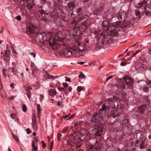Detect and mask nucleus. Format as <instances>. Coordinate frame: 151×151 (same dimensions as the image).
<instances>
[{
    "mask_svg": "<svg viewBox=\"0 0 151 151\" xmlns=\"http://www.w3.org/2000/svg\"><path fill=\"white\" fill-rule=\"evenodd\" d=\"M26 89H29V90H30V89H32V88H31V87H28V88H26Z\"/></svg>",
    "mask_w": 151,
    "mask_h": 151,
    "instance_id": "nucleus-63",
    "label": "nucleus"
},
{
    "mask_svg": "<svg viewBox=\"0 0 151 151\" xmlns=\"http://www.w3.org/2000/svg\"><path fill=\"white\" fill-rule=\"evenodd\" d=\"M68 6L69 8V9L70 10H73V12H74L76 13L79 12L81 10L80 8H79L78 9L75 8L74 7V5L73 1L68 2Z\"/></svg>",
    "mask_w": 151,
    "mask_h": 151,
    "instance_id": "nucleus-7",
    "label": "nucleus"
},
{
    "mask_svg": "<svg viewBox=\"0 0 151 151\" xmlns=\"http://www.w3.org/2000/svg\"><path fill=\"white\" fill-rule=\"evenodd\" d=\"M53 142H51L50 144V151H52V147L53 145Z\"/></svg>",
    "mask_w": 151,
    "mask_h": 151,
    "instance_id": "nucleus-37",
    "label": "nucleus"
},
{
    "mask_svg": "<svg viewBox=\"0 0 151 151\" xmlns=\"http://www.w3.org/2000/svg\"><path fill=\"white\" fill-rule=\"evenodd\" d=\"M10 86L12 88H13L14 87V85L13 83H12L10 85Z\"/></svg>",
    "mask_w": 151,
    "mask_h": 151,
    "instance_id": "nucleus-57",
    "label": "nucleus"
},
{
    "mask_svg": "<svg viewBox=\"0 0 151 151\" xmlns=\"http://www.w3.org/2000/svg\"><path fill=\"white\" fill-rule=\"evenodd\" d=\"M145 108L146 105L144 104L139 107L138 109V110L141 113H142L145 111Z\"/></svg>",
    "mask_w": 151,
    "mask_h": 151,
    "instance_id": "nucleus-19",
    "label": "nucleus"
},
{
    "mask_svg": "<svg viewBox=\"0 0 151 151\" xmlns=\"http://www.w3.org/2000/svg\"><path fill=\"white\" fill-rule=\"evenodd\" d=\"M67 89L70 92L72 90V88L70 86H69L68 87Z\"/></svg>",
    "mask_w": 151,
    "mask_h": 151,
    "instance_id": "nucleus-52",
    "label": "nucleus"
},
{
    "mask_svg": "<svg viewBox=\"0 0 151 151\" xmlns=\"http://www.w3.org/2000/svg\"><path fill=\"white\" fill-rule=\"evenodd\" d=\"M35 142L32 141V151H37V139H35Z\"/></svg>",
    "mask_w": 151,
    "mask_h": 151,
    "instance_id": "nucleus-12",
    "label": "nucleus"
},
{
    "mask_svg": "<svg viewBox=\"0 0 151 151\" xmlns=\"http://www.w3.org/2000/svg\"><path fill=\"white\" fill-rule=\"evenodd\" d=\"M10 69L11 71L13 72L14 73H16V69L13 67L11 68Z\"/></svg>",
    "mask_w": 151,
    "mask_h": 151,
    "instance_id": "nucleus-40",
    "label": "nucleus"
},
{
    "mask_svg": "<svg viewBox=\"0 0 151 151\" xmlns=\"http://www.w3.org/2000/svg\"><path fill=\"white\" fill-rule=\"evenodd\" d=\"M133 85V81L129 76L124 77L121 80L120 86L122 88H124L126 85L131 86Z\"/></svg>",
    "mask_w": 151,
    "mask_h": 151,
    "instance_id": "nucleus-5",
    "label": "nucleus"
},
{
    "mask_svg": "<svg viewBox=\"0 0 151 151\" xmlns=\"http://www.w3.org/2000/svg\"><path fill=\"white\" fill-rule=\"evenodd\" d=\"M27 134H28L31 132V131L28 128L27 129Z\"/></svg>",
    "mask_w": 151,
    "mask_h": 151,
    "instance_id": "nucleus-53",
    "label": "nucleus"
},
{
    "mask_svg": "<svg viewBox=\"0 0 151 151\" xmlns=\"http://www.w3.org/2000/svg\"><path fill=\"white\" fill-rule=\"evenodd\" d=\"M92 130L93 132L95 133V134L97 136L101 135L102 132V130L101 127H99L98 128H95L94 129H93Z\"/></svg>",
    "mask_w": 151,
    "mask_h": 151,
    "instance_id": "nucleus-11",
    "label": "nucleus"
},
{
    "mask_svg": "<svg viewBox=\"0 0 151 151\" xmlns=\"http://www.w3.org/2000/svg\"><path fill=\"white\" fill-rule=\"evenodd\" d=\"M49 75L47 74L44 76V77L46 79H48L49 77Z\"/></svg>",
    "mask_w": 151,
    "mask_h": 151,
    "instance_id": "nucleus-43",
    "label": "nucleus"
},
{
    "mask_svg": "<svg viewBox=\"0 0 151 151\" xmlns=\"http://www.w3.org/2000/svg\"><path fill=\"white\" fill-rule=\"evenodd\" d=\"M55 12L52 11L49 13V14L50 15L51 17L52 18H53V19H57L58 17V14H56Z\"/></svg>",
    "mask_w": 151,
    "mask_h": 151,
    "instance_id": "nucleus-15",
    "label": "nucleus"
},
{
    "mask_svg": "<svg viewBox=\"0 0 151 151\" xmlns=\"http://www.w3.org/2000/svg\"><path fill=\"white\" fill-rule=\"evenodd\" d=\"M12 52L13 53L17 54V52L16 50H15L14 49H12Z\"/></svg>",
    "mask_w": 151,
    "mask_h": 151,
    "instance_id": "nucleus-55",
    "label": "nucleus"
},
{
    "mask_svg": "<svg viewBox=\"0 0 151 151\" xmlns=\"http://www.w3.org/2000/svg\"><path fill=\"white\" fill-rule=\"evenodd\" d=\"M128 120L127 119H124L123 120L122 124L127 125L128 123Z\"/></svg>",
    "mask_w": 151,
    "mask_h": 151,
    "instance_id": "nucleus-31",
    "label": "nucleus"
},
{
    "mask_svg": "<svg viewBox=\"0 0 151 151\" xmlns=\"http://www.w3.org/2000/svg\"><path fill=\"white\" fill-rule=\"evenodd\" d=\"M65 81L68 82H70L71 81L70 79V78H68L66 77H65Z\"/></svg>",
    "mask_w": 151,
    "mask_h": 151,
    "instance_id": "nucleus-42",
    "label": "nucleus"
},
{
    "mask_svg": "<svg viewBox=\"0 0 151 151\" xmlns=\"http://www.w3.org/2000/svg\"><path fill=\"white\" fill-rule=\"evenodd\" d=\"M15 97V96H11L10 97H9V99L10 100L13 99Z\"/></svg>",
    "mask_w": 151,
    "mask_h": 151,
    "instance_id": "nucleus-50",
    "label": "nucleus"
},
{
    "mask_svg": "<svg viewBox=\"0 0 151 151\" xmlns=\"http://www.w3.org/2000/svg\"><path fill=\"white\" fill-rule=\"evenodd\" d=\"M149 88L147 86H144L143 87V91L145 92H147L148 91Z\"/></svg>",
    "mask_w": 151,
    "mask_h": 151,
    "instance_id": "nucleus-34",
    "label": "nucleus"
},
{
    "mask_svg": "<svg viewBox=\"0 0 151 151\" xmlns=\"http://www.w3.org/2000/svg\"><path fill=\"white\" fill-rule=\"evenodd\" d=\"M139 51H140L139 50L137 52H136L135 53H133V54L134 55H135L138 53L139 52Z\"/></svg>",
    "mask_w": 151,
    "mask_h": 151,
    "instance_id": "nucleus-59",
    "label": "nucleus"
},
{
    "mask_svg": "<svg viewBox=\"0 0 151 151\" xmlns=\"http://www.w3.org/2000/svg\"><path fill=\"white\" fill-rule=\"evenodd\" d=\"M36 133L35 132H33V135L34 136H35L36 135Z\"/></svg>",
    "mask_w": 151,
    "mask_h": 151,
    "instance_id": "nucleus-62",
    "label": "nucleus"
},
{
    "mask_svg": "<svg viewBox=\"0 0 151 151\" xmlns=\"http://www.w3.org/2000/svg\"><path fill=\"white\" fill-rule=\"evenodd\" d=\"M48 79L54 80V78L53 76L49 75Z\"/></svg>",
    "mask_w": 151,
    "mask_h": 151,
    "instance_id": "nucleus-45",
    "label": "nucleus"
},
{
    "mask_svg": "<svg viewBox=\"0 0 151 151\" xmlns=\"http://www.w3.org/2000/svg\"><path fill=\"white\" fill-rule=\"evenodd\" d=\"M50 36L51 37L49 39V42L51 47L53 49H57L60 47L63 49V54L67 56H70L73 53L76 56H82L88 50L87 41L84 42L82 41L81 42L80 40L82 41V40L79 37L78 40L76 43L78 47L75 46L71 43L69 40L62 36L60 33L56 34L54 37L51 34L47 35L46 32H42L39 35L40 37L41 38L40 42H43L47 40Z\"/></svg>",
    "mask_w": 151,
    "mask_h": 151,
    "instance_id": "nucleus-1",
    "label": "nucleus"
},
{
    "mask_svg": "<svg viewBox=\"0 0 151 151\" xmlns=\"http://www.w3.org/2000/svg\"><path fill=\"white\" fill-rule=\"evenodd\" d=\"M137 83L139 84V86L141 87L142 86L144 87L145 85L148 86V84L147 82L145 81H141L139 82H137Z\"/></svg>",
    "mask_w": 151,
    "mask_h": 151,
    "instance_id": "nucleus-13",
    "label": "nucleus"
},
{
    "mask_svg": "<svg viewBox=\"0 0 151 151\" xmlns=\"http://www.w3.org/2000/svg\"><path fill=\"white\" fill-rule=\"evenodd\" d=\"M10 116L12 119L16 120H18V115L15 113L12 114L10 115Z\"/></svg>",
    "mask_w": 151,
    "mask_h": 151,
    "instance_id": "nucleus-23",
    "label": "nucleus"
},
{
    "mask_svg": "<svg viewBox=\"0 0 151 151\" xmlns=\"http://www.w3.org/2000/svg\"><path fill=\"white\" fill-rule=\"evenodd\" d=\"M63 86L65 87H66L68 86V85L67 83H63Z\"/></svg>",
    "mask_w": 151,
    "mask_h": 151,
    "instance_id": "nucleus-51",
    "label": "nucleus"
},
{
    "mask_svg": "<svg viewBox=\"0 0 151 151\" xmlns=\"http://www.w3.org/2000/svg\"><path fill=\"white\" fill-rule=\"evenodd\" d=\"M32 127L34 130H36L37 129V121L32 122Z\"/></svg>",
    "mask_w": 151,
    "mask_h": 151,
    "instance_id": "nucleus-21",
    "label": "nucleus"
},
{
    "mask_svg": "<svg viewBox=\"0 0 151 151\" xmlns=\"http://www.w3.org/2000/svg\"><path fill=\"white\" fill-rule=\"evenodd\" d=\"M37 108L38 113V116L40 117L41 116V113L42 110V109L41 108L40 105L39 104L37 105Z\"/></svg>",
    "mask_w": 151,
    "mask_h": 151,
    "instance_id": "nucleus-17",
    "label": "nucleus"
},
{
    "mask_svg": "<svg viewBox=\"0 0 151 151\" xmlns=\"http://www.w3.org/2000/svg\"><path fill=\"white\" fill-rule=\"evenodd\" d=\"M27 2V6L28 9H32L34 6V0H26Z\"/></svg>",
    "mask_w": 151,
    "mask_h": 151,
    "instance_id": "nucleus-9",
    "label": "nucleus"
},
{
    "mask_svg": "<svg viewBox=\"0 0 151 151\" xmlns=\"http://www.w3.org/2000/svg\"><path fill=\"white\" fill-rule=\"evenodd\" d=\"M61 136V134H60L58 133V139H59Z\"/></svg>",
    "mask_w": 151,
    "mask_h": 151,
    "instance_id": "nucleus-48",
    "label": "nucleus"
},
{
    "mask_svg": "<svg viewBox=\"0 0 151 151\" xmlns=\"http://www.w3.org/2000/svg\"><path fill=\"white\" fill-rule=\"evenodd\" d=\"M16 18L17 19L18 21H20L21 20V18L19 16L16 17Z\"/></svg>",
    "mask_w": 151,
    "mask_h": 151,
    "instance_id": "nucleus-54",
    "label": "nucleus"
},
{
    "mask_svg": "<svg viewBox=\"0 0 151 151\" xmlns=\"http://www.w3.org/2000/svg\"><path fill=\"white\" fill-rule=\"evenodd\" d=\"M87 16H84L81 19V21L83 23L79 27H78L77 25L76 24L73 28L74 31L75 32L72 34L74 35H77V33L78 30L81 31V32H84L86 31L87 29L88 28V24L87 23Z\"/></svg>",
    "mask_w": 151,
    "mask_h": 151,
    "instance_id": "nucleus-3",
    "label": "nucleus"
},
{
    "mask_svg": "<svg viewBox=\"0 0 151 151\" xmlns=\"http://www.w3.org/2000/svg\"><path fill=\"white\" fill-rule=\"evenodd\" d=\"M83 135V134H81L79 132H78L74 134L73 135L70 136L68 139H67V142L68 144H70L71 142H78L80 141L83 140L81 137H82Z\"/></svg>",
    "mask_w": 151,
    "mask_h": 151,
    "instance_id": "nucleus-4",
    "label": "nucleus"
},
{
    "mask_svg": "<svg viewBox=\"0 0 151 151\" xmlns=\"http://www.w3.org/2000/svg\"><path fill=\"white\" fill-rule=\"evenodd\" d=\"M60 12H61V13H62V14H67V12H65V11H60Z\"/></svg>",
    "mask_w": 151,
    "mask_h": 151,
    "instance_id": "nucleus-58",
    "label": "nucleus"
},
{
    "mask_svg": "<svg viewBox=\"0 0 151 151\" xmlns=\"http://www.w3.org/2000/svg\"><path fill=\"white\" fill-rule=\"evenodd\" d=\"M6 70L5 69H4L2 70L3 75L5 77H6Z\"/></svg>",
    "mask_w": 151,
    "mask_h": 151,
    "instance_id": "nucleus-35",
    "label": "nucleus"
},
{
    "mask_svg": "<svg viewBox=\"0 0 151 151\" xmlns=\"http://www.w3.org/2000/svg\"><path fill=\"white\" fill-rule=\"evenodd\" d=\"M53 2L55 3L58 4H60L62 0H53Z\"/></svg>",
    "mask_w": 151,
    "mask_h": 151,
    "instance_id": "nucleus-32",
    "label": "nucleus"
},
{
    "mask_svg": "<svg viewBox=\"0 0 151 151\" xmlns=\"http://www.w3.org/2000/svg\"><path fill=\"white\" fill-rule=\"evenodd\" d=\"M2 88V86L1 83V81H0V89H1Z\"/></svg>",
    "mask_w": 151,
    "mask_h": 151,
    "instance_id": "nucleus-60",
    "label": "nucleus"
},
{
    "mask_svg": "<svg viewBox=\"0 0 151 151\" xmlns=\"http://www.w3.org/2000/svg\"><path fill=\"white\" fill-rule=\"evenodd\" d=\"M85 77L84 75L82 73H80V74L79 75V78H80L83 79Z\"/></svg>",
    "mask_w": 151,
    "mask_h": 151,
    "instance_id": "nucleus-38",
    "label": "nucleus"
},
{
    "mask_svg": "<svg viewBox=\"0 0 151 151\" xmlns=\"http://www.w3.org/2000/svg\"><path fill=\"white\" fill-rule=\"evenodd\" d=\"M103 119V117L101 114H95L91 119V122H96V121H100Z\"/></svg>",
    "mask_w": 151,
    "mask_h": 151,
    "instance_id": "nucleus-8",
    "label": "nucleus"
},
{
    "mask_svg": "<svg viewBox=\"0 0 151 151\" xmlns=\"http://www.w3.org/2000/svg\"><path fill=\"white\" fill-rule=\"evenodd\" d=\"M93 141L94 142H96V144L95 145H92L91 148V151H96L97 148L96 147V145L98 144L96 140V139L95 138L93 139Z\"/></svg>",
    "mask_w": 151,
    "mask_h": 151,
    "instance_id": "nucleus-14",
    "label": "nucleus"
},
{
    "mask_svg": "<svg viewBox=\"0 0 151 151\" xmlns=\"http://www.w3.org/2000/svg\"><path fill=\"white\" fill-rule=\"evenodd\" d=\"M114 104V106H112L111 109H109V111L110 112L111 115L114 118H115L116 117V115L115 114L116 112V110L115 109L117 108L118 106L116 102H115Z\"/></svg>",
    "mask_w": 151,
    "mask_h": 151,
    "instance_id": "nucleus-6",
    "label": "nucleus"
},
{
    "mask_svg": "<svg viewBox=\"0 0 151 151\" xmlns=\"http://www.w3.org/2000/svg\"><path fill=\"white\" fill-rule=\"evenodd\" d=\"M56 93L55 90L54 89H50L49 91V95L50 96H54L56 94Z\"/></svg>",
    "mask_w": 151,
    "mask_h": 151,
    "instance_id": "nucleus-20",
    "label": "nucleus"
},
{
    "mask_svg": "<svg viewBox=\"0 0 151 151\" xmlns=\"http://www.w3.org/2000/svg\"><path fill=\"white\" fill-rule=\"evenodd\" d=\"M106 110V106L105 104H103L102 106V108L100 109L101 111H102Z\"/></svg>",
    "mask_w": 151,
    "mask_h": 151,
    "instance_id": "nucleus-39",
    "label": "nucleus"
},
{
    "mask_svg": "<svg viewBox=\"0 0 151 151\" xmlns=\"http://www.w3.org/2000/svg\"><path fill=\"white\" fill-rule=\"evenodd\" d=\"M77 91L78 92H80L84 90V87L81 86H78L77 88Z\"/></svg>",
    "mask_w": 151,
    "mask_h": 151,
    "instance_id": "nucleus-28",
    "label": "nucleus"
},
{
    "mask_svg": "<svg viewBox=\"0 0 151 151\" xmlns=\"http://www.w3.org/2000/svg\"><path fill=\"white\" fill-rule=\"evenodd\" d=\"M30 54L34 58H35V57L36 56V55L35 54H34L32 52H31L30 53Z\"/></svg>",
    "mask_w": 151,
    "mask_h": 151,
    "instance_id": "nucleus-49",
    "label": "nucleus"
},
{
    "mask_svg": "<svg viewBox=\"0 0 151 151\" xmlns=\"http://www.w3.org/2000/svg\"><path fill=\"white\" fill-rule=\"evenodd\" d=\"M127 64V63L124 62H122L121 63L122 66H125Z\"/></svg>",
    "mask_w": 151,
    "mask_h": 151,
    "instance_id": "nucleus-47",
    "label": "nucleus"
},
{
    "mask_svg": "<svg viewBox=\"0 0 151 151\" xmlns=\"http://www.w3.org/2000/svg\"><path fill=\"white\" fill-rule=\"evenodd\" d=\"M41 142L42 143V147H43V148H45V146H46V145L45 144V143L43 141H41Z\"/></svg>",
    "mask_w": 151,
    "mask_h": 151,
    "instance_id": "nucleus-44",
    "label": "nucleus"
},
{
    "mask_svg": "<svg viewBox=\"0 0 151 151\" xmlns=\"http://www.w3.org/2000/svg\"><path fill=\"white\" fill-rule=\"evenodd\" d=\"M84 63V62H82V61L78 63V64H81V65H82V64H83Z\"/></svg>",
    "mask_w": 151,
    "mask_h": 151,
    "instance_id": "nucleus-61",
    "label": "nucleus"
},
{
    "mask_svg": "<svg viewBox=\"0 0 151 151\" xmlns=\"http://www.w3.org/2000/svg\"><path fill=\"white\" fill-rule=\"evenodd\" d=\"M25 90L26 91V93L27 96L28 97L29 99H30L31 97V92L28 89H26V88H25Z\"/></svg>",
    "mask_w": 151,
    "mask_h": 151,
    "instance_id": "nucleus-26",
    "label": "nucleus"
},
{
    "mask_svg": "<svg viewBox=\"0 0 151 151\" xmlns=\"http://www.w3.org/2000/svg\"><path fill=\"white\" fill-rule=\"evenodd\" d=\"M105 35L103 33H101L100 35V37L99 38V40L102 43L105 40Z\"/></svg>",
    "mask_w": 151,
    "mask_h": 151,
    "instance_id": "nucleus-18",
    "label": "nucleus"
},
{
    "mask_svg": "<svg viewBox=\"0 0 151 151\" xmlns=\"http://www.w3.org/2000/svg\"><path fill=\"white\" fill-rule=\"evenodd\" d=\"M119 135L118 136L120 138H122L123 137V135L122 132H120L119 134H118Z\"/></svg>",
    "mask_w": 151,
    "mask_h": 151,
    "instance_id": "nucleus-41",
    "label": "nucleus"
},
{
    "mask_svg": "<svg viewBox=\"0 0 151 151\" xmlns=\"http://www.w3.org/2000/svg\"><path fill=\"white\" fill-rule=\"evenodd\" d=\"M69 116V115H65L63 116L62 117V118H64V119H66V118H67Z\"/></svg>",
    "mask_w": 151,
    "mask_h": 151,
    "instance_id": "nucleus-56",
    "label": "nucleus"
},
{
    "mask_svg": "<svg viewBox=\"0 0 151 151\" xmlns=\"http://www.w3.org/2000/svg\"><path fill=\"white\" fill-rule=\"evenodd\" d=\"M113 77V76H110L108 77L106 79V81H107L110 79H111Z\"/></svg>",
    "mask_w": 151,
    "mask_h": 151,
    "instance_id": "nucleus-46",
    "label": "nucleus"
},
{
    "mask_svg": "<svg viewBox=\"0 0 151 151\" xmlns=\"http://www.w3.org/2000/svg\"><path fill=\"white\" fill-rule=\"evenodd\" d=\"M22 110L24 112H26L27 111V107L25 105H22Z\"/></svg>",
    "mask_w": 151,
    "mask_h": 151,
    "instance_id": "nucleus-33",
    "label": "nucleus"
},
{
    "mask_svg": "<svg viewBox=\"0 0 151 151\" xmlns=\"http://www.w3.org/2000/svg\"><path fill=\"white\" fill-rule=\"evenodd\" d=\"M119 20H122L124 21V23L119 21H116L111 24L110 27L109 26V23L106 21H104L103 23V29L105 30H108L110 32L108 33L106 35L107 36H113L121 29L127 26V25L129 24L130 23V18L128 17V15L125 12L122 13L119 12L117 17Z\"/></svg>",
    "mask_w": 151,
    "mask_h": 151,
    "instance_id": "nucleus-2",
    "label": "nucleus"
},
{
    "mask_svg": "<svg viewBox=\"0 0 151 151\" xmlns=\"http://www.w3.org/2000/svg\"><path fill=\"white\" fill-rule=\"evenodd\" d=\"M36 29V27L33 25H32L29 27H27L26 30L28 33H33L35 32V30Z\"/></svg>",
    "mask_w": 151,
    "mask_h": 151,
    "instance_id": "nucleus-10",
    "label": "nucleus"
},
{
    "mask_svg": "<svg viewBox=\"0 0 151 151\" xmlns=\"http://www.w3.org/2000/svg\"><path fill=\"white\" fill-rule=\"evenodd\" d=\"M147 62H145V63H144L142 65L140 68H144L146 67V65L147 64Z\"/></svg>",
    "mask_w": 151,
    "mask_h": 151,
    "instance_id": "nucleus-36",
    "label": "nucleus"
},
{
    "mask_svg": "<svg viewBox=\"0 0 151 151\" xmlns=\"http://www.w3.org/2000/svg\"><path fill=\"white\" fill-rule=\"evenodd\" d=\"M36 119L35 114L34 113L32 114V122L36 121Z\"/></svg>",
    "mask_w": 151,
    "mask_h": 151,
    "instance_id": "nucleus-30",
    "label": "nucleus"
},
{
    "mask_svg": "<svg viewBox=\"0 0 151 151\" xmlns=\"http://www.w3.org/2000/svg\"><path fill=\"white\" fill-rule=\"evenodd\" d=\"M136 148L132 145L128 147L125 150V151H135Z\"/></svg>",
    "mask_w": 151,
    "mask_h": 151,
    "instance_id": "nucleus-22",
    "label": "nucleus"
},
{
    "mask_svg": "<svg viewBox=\"0 0 151 151\" xmlns=\"http://www.w3.org/2000/svg\"><path fill=\"white\" fill-rule=\"evenodd\" d=\"M9 50H7L5 52L4 54V56L6 58V59H9Z\"/></svg>",
    "mask_w": 151,
    "mask_h": 151,
    "instance_id": "nucleus-25",
    "label": "nucleus"
},
{
    "mask_svg": "<svg viewBox=\"0 0 151 151\" xmlns=\"http://www.w3.org/2000/svg\"><path fill=\"white\" fill-rule=\"evenodd\" d=\"M146 1H144V3L143 2L140 3L139 5H142V6H140V8H141L142 9H144L145 11L146 10Z\"/></svg>",
    "mask_w": 151,
    "mask_h": 151,
    "instance_id": "nucleus-16",
    "label": "nucleus"
},
{
    "mask_svg": "<svg viewBox=\"0 0 151 151\" xmlns=\"http://www.w3.org/2000/svg\"><path fill=\"white\" fill-rule=\"evenodd\" d=\"M149 85L150 87V88H151V82H149Z\"/></svg>",
    "mask_w": 151,
    "mask_h": 151,
    "instance_id": "nucleus-64",
    "label": "nucleus"
},
{
    "mask_svg": "<svg viewBox=\"0 0 151 151\" xmlns=\"http://www.w3.org/2000/svg\"><path fill=\"white\" fill-rule=\"evenodd\" d=\"M145 148V142L144 141H142L140 145V148L141 149Z\"/></svg>",
    "mask_w": 151,
    "mask_h": 151,
    "instance_id": "nucleus-27",
    "label": "nucleus"
},
{
    "mask_svg": "<svg viewBox=\"0 0 151 151\" xmlns=\"http://www.w3.org/2000/svg\"><path fill=\"white\" fill-rule=\"evenodd\" d=\"M12 137L17 141V142L18 143L20 141L19 139L17 136L14 134L13 133H12Z\"/></svg>",
    "mask_w": 151,
    "mask_h": 151,
    "instance_id": "nucleus-24",
    "label": "nucleus"
},
{
    "mask_svg": "<svg viewBox=\"0 0 151 151\" xmlns=\"http://www.w3.org/2000/svg\"><path fill=\"white\" fill-rule=\"evenodd\" d=\"M40 14L42 16V17L41 18L43 20L46 21L47 19L45 16V14L42 12H41Z\"/></svg>",
    "mask_w": 151,
    "mask_h": 151,
    "instance_id": "nucleus-29",
    "label": "nucleus"
}]
</instances>
